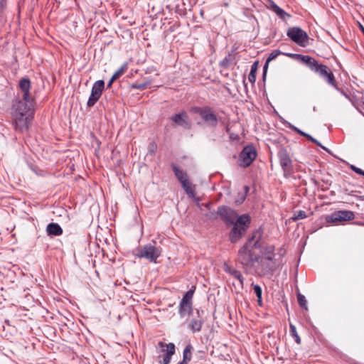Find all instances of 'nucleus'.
I'll return each mask as SVG.
<instances>
[{"label":"nucleus","mask_w":364,"mask_h":364,"mask_svg":"<svg viewBox=\"0 0 364 364\" xmlns=\"http://www.w3.org/2000/svg\"><path fill=\"white\" fill-rule=\"evenodd\" d=\"M195 291V288L193 287L192 289H189L186 292V294L183 295L182 299L181 301L186 302V303H193V296Z\"/></svg>","instance_id":"473e14b6"},{"label":"nucleus","mask_w":364,"mask_h":364,"mask_svg":"<svg viewBox=\"0 0 364 364\" xmlns=\"http://www.w3.org/2000/svg\"><path fill=\"white\" fill-rule=\"evenodd\" d=\"M31 101H25L22 100H16L12 105V116L26 115L31 109Z\"/></svg>","instance_id":"f8f14e48"},{"label":"nucleus","mask_w":364,"mask_h":364,"mask_svg":"<svg viewBox=\"0 0 364 364\" xmlns=\"http://www.w3.org/2000/svg\"><path fill=\"white\" fill-rule=\"evenodd\" d=\"M14 119L15 129L19 132H23L28 129L29 123L32 119L31 115L13 116Z\"/></svg>","instance_id":"2eb2a0df"},{"label":"nucleus","mask_w":364,"mask_h":364,"mask_svg":"<svg viewBox=\"0 0 364 364\" xmlns=\"http://www.w3.org/2000/svg\"><path fill=\"white\" fill-rule=\"evenodd\" d=\"M46 232L48 235L59 236L63 233V229L58 223H50L47 225Z\"/></svg>","instance_id":"4be33fe9"},{"label":"nucleus","mask_w":364,"mask_h":364,"mask_svg":"<svg viewBox=\"0 0 364 364\" xmlns=\"http://www.w3.org/2000/svg\"><path fill=\"white\" fill-rule=\"evenodd\" d=\"M159 345L161 347L166 346V350H164V351H166V354L163 357V364H169L171 360V357L173 354H175L176 352V347L175 345L173 343H169L168 344H164L163 342H160Z\"/></svg>","instance_id":"f3484780"},{"label":"nucleus","mask_w":364,"mask_h":364,"mask_svg":"<svg viewBox=\"0 0 364 364\" xmlns=\"http://www.w3.org/2000/svg\"><path fill=\"white\" fill-rule=\"evenodd\" d=\"M210 203H206V204H205V207H206L207 208H208V209L210 208Z\"/></svg>","instance_id":"603ef678"},{"label":"nucleus","mask_w":364,"mask_h":364,"mask_svg":"<svg viewBox=\"0 0 364 364\" xmlns=\"http://www.w3.org/2000/svg\"><path fill=\"white\" fill-rule=\"evenodd\" d=\"M297 301H298L299 306L301 308H304L306 310L308 309L307 301H306V297L303 294H301L300 293H299L297 294Z\"/></svg>","instance_id":"f704fd0d"},{"label":"nucleus","mask_w":364,"mask_h":364,"mask_svg":"<svg viewBox=\"0 0 364 364\" xmlns=\"http://www.w3.org/2000/svg\"><path fill=\"white\" fill-rule=\"evenodd\" d=\"M304 137H306V139H308L310 141L314 143L315 144H316L317 146H321L323 149L327 151V149L323 146V145H321V144L316 139H314L313 136H311L310 134L306 133V134L304 135Z\"/></svg>","instance_id":"ea45409f"},{"label":"nucleus","mask_w":364,"mask_h":364,"mask_svg":"<svg viewBox=\"0 0 364 364\" xmlns=\"http://www.w3.org/2000/svg\"><path fill=\"white\" fill-rule=\"evenodd\" d=\"M244 189H245V193H246V196H247V193L249 192L250 188H249V186H245L244 187Z\"/></svg>","instance_id":"8fccbe9b"},{"label":"nucleus","mask_w":364,"mask_h":364,"mask_svg":"<svg viewBox=\"0 0 364 364\" xmlns=\"http://www.w3.org/2000/svg\"><path fill=\"white\" fill-rule=\"evenodd\" d=\"M269 261L267 259H261L260 261L259 260L258 262H259L261 265V273L264 275L272 273L274 270V267L269 263Z\"/></svg>","instance_id":"b1692460"},{"label":"nucleus","mask_w":364,"mask_h":364,"mask_svg":"<svg viewBox=\"0 0 364 364\" xmlns=\"http://www.w3.org/2000/svg\"><path fill=\"white\" fill-rule=\"evenodd\" d=\"M218 217H219L218 210H217V212L210 211V212L207 213L206 214H205V219L209 221H213V220H216Z\"/></svg>","instance_id":"e433bc0d"},{"label":"nucleus","mask_w":364,"mask_h":364,"mask_svg":"<svg viewBox=\"0 0 364 364\" xmlns=\"http://www.w3.org/2000/svg\"><path fill=\"white\" fill-rule=\"evenodd\" d=\"M193 349V348L191 344L189 343L186 345L183 352V360L180 361L181 363H183V364H187L188 362L191 360Z\"/></svg>","instance_id":"bb28decb"},{"label":"nucleus","mask_w":364,"mask_h":364,"mask_svg":"<svg viewBox=\"0 0 364 364\" xmlns=\"http://www.w3.org/2000/svg\"><path fill=\"white\" fill-rule=\"evenodd\" d=\"M306 217H307V215H306V213L305 211H304V210H299V211L294 212V215L292 217V220H298L304 219Z\"/></svg>","instance_id":"c9c22d12"},{"label":"nucleus","mask_w":364,"mask_h":364,"mask_svg":"<svg viewBox=\"0 0 364 364\" xmlns=\"http://www.w3.org/2000/svg\"><path fill=\"white\" fill-rule=\"evenodd\" d=\"M260 240L261 239H259L257 236L252 244V247L259 249L262 254L265 255V259L271 262L273 261L274 247L273 245L264 246V243L261 242Z\"/></svg>","instance_id":"ddd939ff"},{"label":"nucleus","mask_w":364,"mask_h":364,"mask_svg":"<svg viewBox=\"0 0 364 364\" xmlns=\"http://www.w3.org/2000/svg\"><path fill=\"white\" fill-rule=\"evenodd\" d=\"M196 315L194 314H192L191 318L188 321L187 327L188 330L193 333L195 334L201 331L202 326L205 323V320L202 316L204 311L201 309H196L195 310Z\"/></svg>","instance_id":"0eeeda50"},{"label":"nucleus","mask_w":364,"mask_h":364,"mask_svg":"<svg viewBox=\"0 0 364 364\" xmlns=\"http://www.w3.org/2000/svg\"><path fill=\"white\" fill-rule=\"evenodd\" d=\"M289 331L291 336L294 338V341L296 343L300 344L301 343V338L299 336L297 333L296 326L293 324H290L289 326Z\"/></svg>","instance_id":"72a5a7b5"},{"label":"nucleus","mask_w":364,"mask_h":364,"mask_svg":"<svg viewBox=\"0 0 364 364\" xmlns=\"http://www.w3.org/2000/svg\"><path fill=\"white\" fill-rule=\"evenodd\" d=\"M6 6V2L4 0H0V11H3Z\"/></svg>","instance_id":"de8ad7c7"},{"label":"nucleus","mask_w":364,"mask_h":364,"mask_svg":"<svg viewBox=\"0 0 364 364\" xmlns=\"http://www.w3.org/2000/svg\"><path fill=\"white\" fill-rule=\"evenodd\" d=\"M295 55L298 56L299 58H301V61L304 63H305L311 70L314 72L316 71V67L320 65L314 58L309 55H301L297 54H295Z\"/></svg>","instance_id":"aec40b11"},{"label":"nucleus","mask_w":364,"mask_h":364,"mask_svg":"<svg viewBox=\"0 0 364 364\" xmlns=\"http://www.w3.org/2000/svg\"><path fill=\"white\" fill-rule=\"evenodd\" d=\"M343 97H344V98L348 102L351 103L357 109H358V106L360 105L359 100L356 97H355V96L350 97L349 95L345 93L343 91Z\"/></svg>","instance_id":"2f4dec72"},{"label":"nucleus","mask_w":364,"mask_h":364,"mask_svg":"<svg viewBox=\"0 0 364 364\" xmlns=\"http://www.w3.org/2000/svg\"><path fill=\"white\" fill-rule=\"evenodd\" d=\"M170 120L185 130H190L192 127V122L185 111L171 115Z\"/></svg>","instance_id":"9b49d317"},{"label":"nucleus","mask_w":364,"mask_h":364,"mask_svg":"<svg viewBox=\"0 0 364 364\" xmlns=\"http://www.w3.org/2000/svg\"><path fill=\"white\" fill-rule=\"evenodd\" d=\"M289 128L294 131L295 132H296L297 134L304 136V135L306 134V132L301 131L300 129L297 128L296 127L292 125V124H290L289 125Z\"/></svg>","instance_id":"c03bdc74"},{"label":"nucleus","mask_w":364,"mask_h":364,"mask_svg":"<svg viewBox=\"0 0 364 364\" xmlns=\"http://www.w3.org/2000/svg\"><path fill=\"white\" fill-rule=\"evenodd\" d=\"M262 234L263 230L260 227L253 232L247 241L239 250L237 259L244 268L249 269L254 267L255 263L258 262L259 259H260V257L259 255H253L252 251L250 250V246L252 247V244L255 241V238L257 237V235L258 238L261 239Z\"/></svg>","instance_id":"f257e3e1"},{"label":"nucleus","mask_w":364,"mask_h":364,"mask_svg":"<svg viewBox=\"0 0 364 364\" xmlns=\"http://www.w3.org/2000/svg\"><path fill=\"white\" fill-rule=\"evenodd\" d=\"M225 272L229 273L230 275L237 279L240 283L241 288L243 287L244 284V277L242 275L241 272L232 267H228L225 268Z\"/></svg>","instance_id":"393cba45"},{"label":"nucleus","mask_w":364,"mask_h":364,"mask_svg":"<svg viewBox=\"0 0 364 364\" xmlns=\"http://www.w3.org/2000/svg\"><path fill=\"white\" fill-rule=\"evenodd\" d=\"M191 112L198 114L208 127L213 128L217 127L218 124V117L214 113L212 107L209 106H195L191 108Z\"/></svg>","instance_id":"7ed1b4c3"},{"label":"nucleus","mask_w":364,"mask_h":364,"mask_svg":"<svg viewBox=\"0 0 364 364\" xmlns=\"http://www.w3.org/2000/svg\"><path fill=\"white\" fill-rule=\"evenodd\" d=\"M279 165L283 171L284 176L287 178L293 173V161L289 151L285 148H282L277 153Z\"/></svg>","instance_id":"20e7f679"},{"label":"nucleus","mask_w":364,"mask_h":364,"mask_svg":"<svg viewBox=\"0 0 364 364\" xmlns=\"http://www.w3.org/2000/svg\"><path fill=\"white\" fill-rule=\"evenodd\" d=\"M350 168L354 171L356 173L359 174V175H362L364 176V171H363L362 169H360V168H358L356 167L354 165H350Z\"/></svg>","instance_id":"a18cd8bd"},{"label":"nucleus","mask_w":364,"mask_h":364,"mask_svg":"<svg viewBox=\"0 0 364 364\" xmlns=\"http://www.w3.org/2000/svg\"><path fill=\"white\" fill-rule=\"evenodd\" d=\"M257 66L258 61L254 62L251 67L250 73L248 76L249 81L252 84H254L256 81V73L257 70Z\"/></svg>","instance_id":"7c9ffc66"},{"label":"nucleus","mask_w":364,"mask_h":364,"mask_svg":"<svg viewBox=\"0 0 364 364\" xmlns=\"http://www.w3.org/2000/svg\"><path fill=\"white\" fill-rule=\"evenodd\" d=\"M315 73L324 78L328 84L336 87V80L333 74L326 65L320 64L316 67Z\"/></svg>","instance_id":"4468645a"},{"label":"nucleus","mask_w":364,"mask_h":364,"mask_svg":"<svg viewBox=\"0 0 364 364\" xmlns=\"http://www.w3.org/2000/svg\"><path fill=\"white\" fill-rule=\"evenodd\" d=\"M246 199V193H239L237 198L235 200V205H238L242 204Z\"/></svg>","instance_id":"a19ab883"},{"label":"nucleus","mask_w":364,"mask_h":364,"mask_svg":"<svg viewBox=\"0 0 364 364\" xmlns=\"http://www.w3.org/2000/svg\"><path fill=\"white\" fill-rule=\"evenodd\" d=\"M149 151H150V152H151V153H154V149H149Z\"/></svg>","instance_id":"864d4df0"},{"label":"nucleus","mask_w":364,"mask_h":364,"mask_svg":"<svg viewBox=\"0 0 364 364\" xmlns=\"http://www.w3.org/2000/svg\"><path fill=\"white\" fill-rule=\"evenodd\" d=\"M149 83H150L149 82H142V83H134V84H132V87L134 89L144 90L146 88H147Z\"/></svg>","instance_id":"58836bf2"},{"label":"nucleus","mask_w":364,"mask_h":364,"mask_svg":"<svg viewBox=\"0 0 364 364\" xmlns=\"http://www.w3.org/2000/svg\"><path fill=\"white\" fill-rule=\"evenodd\" d=\"M354 213L350 210H343V222L354 219Z\"/></svg>","instance_id":"4c0bfd02"},{"label":"nucleus","mask_w":364,"mask_h":364,"mask_svg":"<svg viewBox=\"0 0 364 364\" xmlns=\"http://www.w3.org/2000/svg\"><path fill=\"white\" fill-rule=\"evenodd\" d=\"M105 89V82L102 80H97L92 85L91 94L87 102L88 107H93L100 98Z\"/></svg>","instance_id":"9d476101"},{"label":"nucleus","mask_w":364,"mask_h":364,"mask_svg":"<svg viewBox=\"0 0 364 364\" xmlns=\"http://www.w3.org/2000/svg\"><path fill=\"white\" fill-rule=\"evenodd\" d=\"M357 198H358L361 200H364V196H356Z\"/></svg>","instance_id":"3c124183"},{"label":"nucleus","mask_w":364,"mask_h":364,"mask_svg":"<svg viewBox=\"0 0 364 364\" xmlns=\"http://www.w3.org/2000/svg\"><path fill=\"white\" fill-rule=\"evenodd\" d=\"M161 255L159 248L151 245H146L137 250L135 256L139 258H145L150 262H156L157 258Z\"/></svg>","instance_id":"423d86ee"},{"label":"nucleus","mask_w":364,"mask_h":364,"mask_svg":"<svg viewBox=\"0 0 364 364\" xmlns=\"http://www.w3.org/2000/svg\"><path fill=\"white\" fill-rule=\"evenodd\" d=\"M171 168L174 174L179 182L181 183L183 181H186L188 179V174L183 170L179 168L178 166L175 164H171Z\"/></svg>","instance_id":"5701e85b"},{"label":"nucleus","mask_w":364,"mask_h":364,"mask_svg":"<svg viewBox=\"0 0 364 364\" xmlns=\"http://www.w3.org/2000/svg\"><path fill=\"white\" fill-rule=\"evenodd\" d=\"M19 87L23 92V99L25 101H32L30 96L31 81L28 77H23L19 81Z\"/></svg>","instance_id":"dca6fc26"},{"label":"nucleus","mask_w":364,"mask_h":364,"mask_svg":"<svg viewBox=\"0 0 364 364\" xmlns=\"http://www.w3.org/2000/svg\"><path fill=\"white\" fill-rule=\"evenodd\" d=\"M323 218L326 223L338 225V223L341 222V210L335 211L331 215H326Z\"/></svg>","instance_id":"6ab92c4d"},{"label":"nucleus","mask_w":364,"mask_h":364,"mask_svg":"<svg viewBox=\"0 0 364 364\" xmlns=\"http://www.w3.org/2000/svg\"><path fill=\"white\" fill-rule=\"evenodd\" d=\"M194 314L193 309V303H186L180 301L178 306V314L181 318L185 317L186 315Z\"/></svg>","instance_id":"a211bd4d"},{"label":"nucleus","mask_w":364,"mask_h":364,"mask_svg":"<svg viewBox=\"0 0 364 364\" xmlns=\"http://www.w3.org/2000/svg\"><path fill=\"white\" fill-rule=\"evenodd\" d=\"M295 55L298 56L299 58H301V61L304 63H305L311 70L314 72L316 71V67L320 65L314 58L309 55H301L297 54H295Z\"/></svg>","instance_id":"412c9836"},{"label":"nucleus","mask_w":364,"mask_h":364,"mask_svg":"<svg viewBox=\"0 0 364 364\" xmlns=\"http://www.w3.org/2000/svg\"><path fill=\"white\" fill-rule=\"evenodd\" d=\"M287 36L297 45L305 47L309 43L307 33L299 27H291L287 30Z\"/></svg>","instance_id":"39448f33"},{"label":"nucleus","mask_w":364,"mask_h":364,"mask_svg":"<svg viewBox=\"0 0 364 364\" xmlns=\"http://www.w3.org/2000/svg\"><path fill=\"white\" fill-rule=\"evenodd\" d=\"M177 364H183V363L178 362Z\"/></svg>","instance_id":"6e6d98bb"},{"label":"nucleus","mask_w":364,"mask_h":364,"mask_svg":"<svg viewBox=\"0 0 364 364\" xmlns=\"http://www.w3.org/2000/svg\"><path fill=\"white\" fill-rule=\"evenodd\" d=\"M182 188L186 191V194L190 198H194L195 197V190L194 186H192L191 183L188 181V178L186 181H183L181 183Z\"/></svg>","instance_id":"cd10ccee"},{"label":"nucleus","mask_w":364,"mask_h":364,"mask_svg":"<svg viewBox=\"0 0 364 364\" xmlns=\"http://www.w3.org/2000/svg\"><path fill=\"white\" fill-rule=\"evenodd\" d=\"M231 55H229L228 57H225L220 63V65L222 66V67H228L230 65V57Z\"/></svg>","instance_id":"37998d69"},{"label":"nucleus","mask_w":364,"mask_h":364,"mask_svg":"<svg viewBox=\"0 0 364 364\" xmlns=\"http://www.w3.org/2000/svg\"><path fill=\"white\" fill-rule=\"evenodd\" d=\"M313 110H314V111H316V107H313Z\"/></svg>","instance_id":"5fc2aeb1"},{"label":"nucleus","mask_w":364,"mask_h":364,"mask_svg":"<svg viewBox=\"0 0 364 364\" xmlns=\"http://www.w3.org/2000/svg\"><path fill=\"white\" fill-rule=\"evenodd\" d=\"M257 157V151L253 145L245 146L240 154V166L248 167Z\"/></svg>","instance_id":"6e6552de"},{"label":"nucleus","mask_w":364,"mask_h":364,"mask_svg":"<svg viewBox=\"0 0 364 364\" xmlns=\"http://www.w3.org/2000/svg\"><path fill=\"white\" fill-rule=\"evenodd\" d=\"M252 223V218L247 213L237 217L232 228L228 234L229 240L231 243L235 244L239 242L247 233Z\"/></svg>","instance_id":"f03ea898"},{"label":"nucleus","mask_w":364,"mask_h":364,"mask_svg":"<svg viewBox=\"0 0 364 364\" xmlns=\"http://www.w3.org/2000/svg\"><path fill=\"white\" fill-rule=\"evenodd\" d=\"M127 64H124L123 65H122V67L117 70L114 73V75H112V77L110 78L108 84H107V88L108 87H110L113 83V82L117 80L118 77H119L121 75H122L124 74V73L125 72V70H127Z\"/></svg>","instance_id":"c85d7f7f"},{"label":"nucleus","mask_w":364,"mask_h":364,"mask_svg":"<svg viewBox=\"0 0 364 364\" xmlns=\"http://www.w3.org/2000/svg\"><path fill=\"white\" fill-rule=\"evenodd\" d=\"M284 55L286 56H289V57H293V56H295V54H292V53H283L282 51H280L279 50H274L268 56V58H267V63H269L270 61L274 60L278 55Z\"/></svg>","instance_id":"c756f323"},{"label":"nucleus","mask_w":364,"mask_h":364,"mask_svg":"<svg viewBox=\"0 0 364 364\" xmlns=\"http://www.w3.org/2000/svg\"><path fill=\"white\" fill-rule=\"evenodd\" d=\"M269 63H267V60H266L265 64H264V65L263 67V73H262V78H263L264 80L266 78L267 71V69H268Z\"/></svg>","instance_id":"49530a36"},{"label":"nucleus","mask_w":364,"mask_h":364,"mask_svg":"<svg viewBox=\"0 0 364 364\" xmlns=\"http://www.w3.org/2000/svg\"><path fill=\"white\" fill-rule=\"evenodd\" d=\"M219 218L227 225L230 226L237 220L238 214L237 212L227 205H220L218 207Z\"/></svg>","instance_id":"1a4fd4ad"},{"label":"nucleus","mask_w":364,"mask_h":364,"mask_svg":"<svg viewBox=\"0 0 364 364\" xmlns=\"http://www.w3.org/2000/svg\"><path fill=\"white\" fill-rule=\"evenodd\" d=\"M257 303L259 304V306H262V296H260V298H257Z\"/></svg>","instance_id":"09e8293b"},{"label":"nucleus","mask_w":364,"mask_h":364,"mask_svg":"<svg viewBox=\"0 0 364 364\" xmlns=\"http://www.w3.org/2000/svg\"><path fill=\"white\" fill-rule=\"evenodd\" d=\"M272 10L283 21L291 16L289 14L287 13L274 2L272 4Z\"/></svg>","instance_id":"a878e982"},{"label":"nucleus","mask_w":364,"mask_h":364,"mask_svg":"<svg viewBox=\"0 0 364 364\" xmlns=\"http://www.w3.org/2000/svg\"><path fill=\"white\" fill-rule=\"evenodd\" d=\"M252 286L253 287V289L257 297L260 298V296H262V289L261 287L258 284H252Z\"/></svg>","instance_id":"79ce46f5"}]
</instances>
